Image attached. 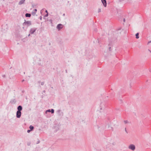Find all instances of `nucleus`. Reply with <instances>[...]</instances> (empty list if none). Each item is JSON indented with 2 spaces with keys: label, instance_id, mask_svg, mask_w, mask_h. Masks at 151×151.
I'll return each instance as SVG.
<instances>
[{
  "label": "nucleus",
  "instance_id": "obj_11",
  "mask_svg": "<svg viewBox=\"0 0 151 151\" xmlns=\"http://www.w3.org/2000/svg\"><path fill=\"white\" fill-rule=\"evenodd\" d=\"M29 128L32 131L34 129V127L33 126H32V125H30L29 127Z\"/></svg>",
  "mask_w": 151,
  "mask_h": 151
},
{
  "label": "nucleus",
  "instance_id": "obj_27",
  "mask_svg": "<svg viewBox=\"0 0 151 151\" xmlns=\"http://www.w3.org/2000/svg\"><path fill=\"white\" fill-rule=\"evenodd\" d=\"M45 12H46L47 13H48V12H47V10H45Z\"/></svg>",
  "mask_w": 151,
  "mask_h": 151
},
{
  "label": "nucleus",
  "instance_id": "obj_14",
  "mask_svg": "<svg viewBox=\"0 0 151 151\" xmlns=\"http://www.w3.org/2000/svg\"><path fill=\"white\" fill-rule=\"evenodd\" d=\"M38 83H39V84H40V81H39L38 82ZM44 84V82H41V85H43Z\"/></svg>",
  "mask_w": 151,
  "mask_h": 151
},
{
  "label": "nucleus",
  "instance_id": "obj_6",
  "mask_svg": "<svg viewBox=\"0 0 151 151\" xmlns=\"http://www.w3.org/2000/svg\"><path fill=\"white\" fill-rule=\"evenodd\" d=\"M101 2L104 6L106 7L107 5V3L106 0H101Z\"/></svg>",
  "mask_w": 151,
  "mask_h": 151
},
{
  "label": "nucleus",
  "instance_id": "obj_21",
  "mask_svg": "<svg viewBox=\"0 0 151 151\" xmlns=\"http://www.w3.org/2000/svg\"><path fill=\"white\" fill-rule=\"evenodd\" d=\"M2 77L4 78H5L6 77V76L5 75H2Z\"/></svg>",
  "mask_w": 151,
  "mask_h": 151
},
{
  "label": "nucleus",
  "instance_id": "obj_42",
  "mask_svg": "<svg viewBox=\"0 0 151 151\" xmlns=\"http://www.w3.org/2000/svg\"><path fill=\"white\" fill-rule=\"evenodd\" d=\"M29 145V144H28V145Z\"/></svg>",
  "mask_w": 151,
  "mask_h": 151
},
{
  "label": "nucleus",
  "instance_id": "obj_18",
  "mask_svg": "<svg viewBox=\"0 0 151 151\" xmlns=\"http://www.w3.org/2000/svg\"><path fill=\"white\" fill-rule=\"evenodd\" d=\"M101 12V9L100 8H99L98 10V12L99 13L100 12Z\"/></svg>",
  "mask_w": 151,
  "mask_h": 151
},
{
  "label": "nucleus",
  "instance_id": "obj_31",
  "mask_svg": "<svg viewBox=\"0 0 151 151\" xmlns=\"http://www.w3.org/2000/svg\"><path fill=\"white\" fill-rule=\"evenodd\" d=\"M150 42H151V41H149L148 42V43H150Z\"/></svg>",
  "mask_w": 151,
  "mask_h": 151
},
{
  "label": "nucleus",
  "instance_id": "obj_38",
  "mask_svg": "<svg viewBox=\"0 0 151 151\" xmlns=\"http://www.w3.org/2000/svg\"><path fill=\"white\" fill-rule=\"evenodd\" d=\"M45 90L43 91V92H45Z\"/></svg>",
  "mask_w": 151,
  "mask_h": 151
},
{
  "label": "nucleus",
  "instance_id": "obj_30",
  "mask_svg": "<svg viewBox=\"0 0 151 151\" xmlns=\"http://www.w3.org/2000/svg\"><path fill=\"white\" fill-rule=\"evenodd\" d=\"M125 19H123V21H124V22H125Z\"/></svg>",
  "mask_w": 151,
  "mask_h": 151
},
{
  "label": "nucleus",
  "instance_id": "obj_34",
  "mask_svg": "<svg viewBox=\"0 0 151 151\" xmlns=\"http://www.w3.org/2000/svg\"><path fill=\"white\" fill-rule=\"evenodd\" d=\"M109 51H110V50H110L111 47H109Z\"/></svg>",
  "mask_w": 151,
  "mask_h": 151
},
{
  "label": "nucleus",
  "instance_id": "obj_39",
  "mask_svg": "<svg viewBox=\"0 0 151 151\" xmlns=\"http://www.w3.org/2000/svg\"><path fill=\"white\" fill-rule=\"evenodd\" d=\"M30 36V34H29V35H28V36Z\"/></svg>",
  "mask_w": 151,
  "mask_h": 151
},
{
  "label": "nucleus",
  "instance_id": "obj_28",
  "mask_svg": "<svg viewBox=\"0 0 151 151\" xmlns=\"http://www.w3.org/2000/svg\"><path fill=\"white\" fill-rule=\"evenodd\" d=\"M111 129H110V130L112 129V130H113V128H112V127H111Z\"/></svg>",
  "mask_w": 151,
  "mask_h": 151
},
{
  "label": "nucleus",
  "instance_id": "obj_16",
  "mask_svg": "<svg viewBox=\"0 0 151 151\" xmlns=\"http://www.w3.org/2000/svg\"><path fill=\"white\" fill-rule=\"evenodd\" d=\"M124 124H127L129 123L128 121L127 120H124Z\"/></svg>",
  "mask_w": 151,
  "mask_h": 151
},
{
  "label": "nucleus",
  "instance_id": "obj_8",
  "mask_svg": "<svg viewBox=\"0 0 151 151\" xmlns=\"http://www.w3.org/2000/svg\"><path fill=\"white\" fill-rule=\"evenodd\" d=\"M25 1V0H21L19 2V4L21 5L23 4L24 3Z\"/></svg>",
  "mask_w": 151,
  "mask_h": 151
},
{
  "label": "nucleus",
  "instance_id": "obj_2",
  "mask_svg": "<svg viewBox=\"0 0 151 151\" xmlns=\"http://www.w3.org/2000/svg\"><path fill=\"white\" fill-rule=\"evenodd\" d=\"M37 29L36 28H31L29 31V33L31 34H33L35 32Z\"/></svg>",
  "mask_w": 151,
  "mask_h": 151
},
{
  "label": "nucleus",
  "instance_id": "obj_1",
  "mask_svg": "<svg viewBox=\"0 0 151 151\" xmlns=\"http://www.w3.org/2000/svg\"><path fill=\"white\" fill-rule=\"evenodd\" d=\"M25 22L23 23V26H27V27L32 25V23L30 21H26L24 20Z\"/></svg>",
  "mask_w": 151,
  "mask_h": 151
},
{
  "label": "nucleus",
  "instance_id": "obj_17",
  "mask_svg": "<svg viewBox=\"0 0 151 151\" xmlns=\"http://www.w3.org/2000/svg\"><path fill=\"white\" fill-rule=\"evenodd\" d=\"M47 112H50V109H48V110H47L45 111V113L47 114Z\"/></svg>",
  "mask_w": 151,
  "mask_h": 151
},
{
  "label": "nucleus",
  "instance_id": "obj_4",
  "mask_svg": "<svg viewBox=\"0 0 151 151\" xmlns=\"http://www.w3.org/2000/svg\"><path fill=\"white\" fill-rule=\"evenodd\" d=\"M63 27V25L61 24H58L57 26V28L58 30H60Z\"/></svg>",
  "mask_w": 151,
  "mask_h": 151
},
{
  "label": "nucleus",
  "instance_id": "obj_9",
  "mask_svg": "<svg viewBox=\"0 0 151 151\" xmlns=\"http://www.w3.org/2000/svg\"><path fill=\"white\" fill-rule=\"evenodd\" d=\"M25 17H30L31 16L30 14L27 13L25 14Z\"/></svg>",
  "mask_w": 151,
  "mask_h": 151
},
{
  "label": "nucleus",
  "instance_id": "obj_10",
  "mask_svg": "<svg viewBox=\"0 0 151 151\" xmlns=\"http://www.w3.org/2000/svg\"><path fill=\"white\" fill-rule=\"evenodd\" d=\"M37 9H35L34 10V11L32 12V14L33 15H34L37 12Z\"/></svg>",
  "mask_w": 151,
  "mask_h": 151
},
{
  "label": "nucleus",
  "instance_id": "obj_20",
  "mask_svg": "<svg viewBox=\"0 0 151 151\" xmlns=\"http://www.w3.org/2000/svg\"><path fill=\"white\" fill-rule=\"evenodd\" d=\"M32 130H31L30 129H29V130H27V132L28 133H29Z\"/></svg>",
  "mask_w": 151,
  "mask_h": 151
},
{
  "label": "nucleus",
  "instance_id": "obj_7",
  "mask_svg": "<svg viewBox=\"0 0 151 151\" xmlns=\"http://www.w3.org/2000/svg\"><path fill=\"white\" fill-rule=\"evenodd\" d=\"M17 109L18 110L17 111H21L22 109V106L21 105L17 107Z\"/></svg>",
  "mask_w": 151,
  "mask_h": 151
},
{
  "label": "nucleus",
  "instance_id": "obj_43",
  "mask_svg": "<svg viewBox=\"0 0 151 151\" xmlns=\"http://www.w3.org/2000/svg\"><path fill=\"white\" fill-rule=\"evenodd\" d=\"M29 145V144H28V145Z\"/></svg>",
  "mask_w": 151,
  "mask_h": 151
},
{
  "label": "nucleus",
  "instance_id": "obj_24",
  "mask_svg": "<svg viewBox=\"0 0 151 151\" xmlns=\"http://www.w3.org/2000/svg\"><path fill=\"white\" fill-rule=\"evenodd\" d=\"M49 21L50 22H51V23H52V20H51V19H50V20H49Z\"/></svg>",
  "mask_w": 151,
  "mask_h": 151
},
{
  "label": "nucleus",
  "instance_id": "obj_23",
  "mask_svg": "<svg viewBox=\"0 0 151 151\" xmlns=\"http://www.w3.org/2000/svg\"><path fill=\"white\" fill-rule=\"evenodd\" d=\"M40 142V140H38L37 141V143H36L37 144H38V143H39Z\"/></svg>",
  "mask_w": 151,
  "mask_h": 151
},
{
  "label": "nucleus",
  "instance_id": "obj_32",
  "mask_svg": "<svg viewBox=\"0 0 151 151\" xmlns=\"http://www.w3.org/2000/svg\"><path fill=\"white\" fill-rule=\"evenodd\" d=\"M148 51L150 52L151 53V51L149 49L148 50Z\"/></svg>",
  "mask_w": 151,
  "mask_h": 151
},
{
  "label": "nucleus",
  "instance_id": "obj_36",
  "mask_svg": "<svg viewBox=\"0 0 151 151\" xmlns=\"http://www.w3.org/2000/svg\"><path fill=\"white\" fill-rule=\"evenodd\" d=\"M63 16H64L65 15V14H63Z\"/></svg>",
  "mask_w": 151,
  "mask_h": 151
},
{
  "label": "nucleus",
  "instance_id": "obj_35",
  "mask_svg": "<svg viewBox=\"0 0 151 151\" xmlns=\"http://www.w3.org/2000/svg\"><path fill=\"white\" fill-rule=\"evenodd\" d=\"M65 71H66V73H67V70H66Z\"/></svg>",
  "mask_w": 151,
  "mask_h": 151
},
{
  "label": "nucleus",
  "instance_id": "obj_26",
  "mask_svg": "<svg viewBox=\"0 0 151 151\" xmlns=\"http://www.w3.org/2000/svg\"><path fill=\"white\" fill-rule=\"evenodd\" d=\"M119 101H120L121 103L122 102V99H120Z\"/></svg>",
  "mask_w": 151,
  "mask_h": 151
},
{
  "label": "nucleus",
  "instance_id": "obj_13",
  "mask_svg": "<svg viewBox=\"0 0 151 151\" xmlns=\"http://www.w3.org/2000/svg\"><path fill=\"white\" fill-rule=\"evenodd\" d=\"M101 106H102V104H100V110H102V109L104 110V107L103 108Z\"/></svg>",
  "mask_w": 151,
  "mask_h": 151
},
{
  "label": "nucleus",
  "instance_id": "obj_40",
  "mask_svg": "<svg viewBox=\"0 0 151 151\" xmlns=\"http://www.w3.org/2000/svg\"><path fill=\"white\" fill-rule=\"evenodd\" d=\"M24 81V80H23L22 81Z\"/></svg>",
  "mask_w": 151,
  "mask_h": 151
},
{
  "label": "nucleus",
  "instance_id": "obj_12",
  "mask_svg": "<svg viewBox=\"0 0 151 151\" xmlns=\"http://www.w3.org/2000/svg\"><path fill=\"white\" fill-rule=\"evenodd\" d=\"M139 33H137L136 34L135 36H136V39H138L139 38Z\"/></svg>",
  "mask_w": 151,
  "mask_h": 151
},
{
  "label": "nucleus",
  "instance_id": "obj_3",
  "mask_svg": "<svg viewBox=\"0 0 151 151\" xmlns=\"http://www.w3.org/2000/svg\"><path fill=\"white\" fill-rule=\"evenodd\" d=\"M21 111H17L16 113V117L17 118H20L21 116Z\"/></svg>",
  "mask_w": 151,
  "mask_h": 151
},
{
  "label": "nucleus",
  "instance_id": "obj_15",
  "mask_svg": "<svg viewBox=\"0 0 151 151\" xmlns=\"http://www.w3.org/2000/svg\"><path fill=\"white\" fill-rule=\"evenodd\" d=\"M54 110L53 109H51L50 110V112L52 114H53L54 113Z\"/></svg>",
  "mask_w": 151,
  "mask_h": 151
},
{
  "label": "nucleus",
  "instance_id": "obj_19",
  "mask_svg": "<svg viewBox=\"0 0 151 151\" xmlns=\"http://www.w3.org/2000/svg\"><path fill=\"white\" fill-rule=\"evenodd\" d=\"M48 15V13H47V14L45 15V17H47Z\"/></svg>",
  "mask_w": 151,
  "mask_h": 151
},
{
  "label": "nucleus",
  "instance_id": "obj_25",
  "mask_svg": "<svg viewBox=\"0 0 151 151\" xmlns=\"http://www.w3.org/2000/svg\"><path fill=\"white\" fill-rule=\"evenodd\" d=\"M60 110H58L57 111V112L58 113H60Z\"/></svg>",
  "mask_w": 151,
  "mask_h": 151
},
{
  "label": "nucleus",
  "instance_id": "obj_37",
  "mask_svg": "<svg viewBox=\"0 0 151 151\" xmlns=\"http://www.w3.org/2000/svg\"><path fill=\"white\" fill-rule=\"evenodd\" d=\"M149 71H150V72H151V69H150V70H149Z\"/></svg>",
  "mask_w": 151,
  "mask_h": 151
},
{
  "label": "nucleus",
  "instance_id": "obj_22",
  "mask_svg": "<svg viewBox=\"0 0 151 151\" xmlns=\"http://www.w3.org/2000/svg\"><path fill=\"white\" fill-rule=\"evenodd\" d=\"M125 132H126L127 133H128V132H127V129H126V128H125Z\"/></svg>",
  "mask_w": 151,
  "mask_h": 151
},
{
  "label": "nucleus",
  "instance_id": "obj_29",
  "mask_svg": "<svg viewBox=\"0 0 151 151\" xmlns=\"http://www.w3.org/2000/svg\"><path fill=\"white\" fill-rule=\"evenodd\" d=\"M94 31L96 32H97V29H94Z\"/></svg>",
  "mask_w": 151,
  "mask_h": 151
},
{
  "label": "nucleus",
  "instance_id": "obj_33",
  "mask_svg": "<svg viewBox=\"0 0 151 151\" xmlns=\"http://www.w3.org/2000/svg\"><path fill=\"white\" fill-rule=\"evenodd\" d=\"M40 19L41 20H42V17H41H41H40Z\"/></svg>",
  "mask_w": 151,
  "mask_h": 151
},
{
  "label": "nucleus",
  "instance_id": "obj_41",
  "mask_svg": "<svg viewBox=\"0 0 151 151\" xmlns=\"http://www.w3.org/2000/svg\"><path fill=\"white\" fill-rule=\"evenodd\" d=\"M108 127H109V126H108ZM108 128H109V127H108Z\"/></svg>",
  "mask_w": 151,
  "mask_h": 151
},
{
  "label": "nucleus",
  "instance_id": "obj_5",
  "mask_svg": "<svg viewBox=\"0 0 151 151\" xmlns=\"http://www.w3.org/2000/svg\"><path fill=\"white\" fill-rule=\"evenodd\" d=\"M129 148L132 150H134L135 149V147L134 145L131 144L129 146Z\"/></svg>",
  "mask_w": 151,
  "mask_h": 151
}]
</instances>
